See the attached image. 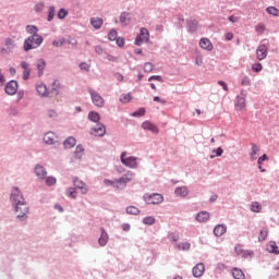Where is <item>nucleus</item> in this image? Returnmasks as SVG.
Listing matches in <instances>:
<instances>
[{"label": "nucleus", "instance_id": "f257e3e1", "mask_svg": "<svg viewBox=\"0 0 279 279\" xmlns=\"http://www.w3.org/2000/svg\"><path fill=\"white\" fill-rule=\"evenodd\" d=\"M26 34H31L24 43H23V49L27 53L28 51H32V49H38L40 45H43L45 38H43L41 35H38V26L36 25H26Z\"/></svg>", "mask_w": 279, "mask_h": 279}, {"label": "nucleus", "instance_id": "f03ea898", "mask_svg": "<svg viewBox=\"0 0 279 279\" xmlns=\"http://www.w3.org/2000/svg\"><path fill=\"white\" fill-rule=\"evenodd\" d=\"M12 208L16 215L15 217L17 221H27V215H29V207L27 205V201H25L24 203H20L17 205H13Z\"/></svg>", "mask_w": 279, "mask_h": 279}, {"label": "nucleus", "instance_id": "7ed1b4c3", "mask_svg": "<svg viewBox=\"0 0 279 279\" xmlns=\"http://www.w3.org/2000/svg\"><path fill=\"white\" fill-rule=\"evenodd\" d=\"M9 199L11 202V206H16L26 202L25 196H23V191H21L19 186L12 187Z\"/></svg>", "mask_w": 279, "mask_h": 279}, {"label": "nucleus", "instance_id": "20e7f679", "mask_svg": "<svg viewBox=\"0 0 279 279\" xmlns=\"http://www.w3.org/2000/svg\"><path fill=\"white\" fill-rule=\"evenodd\" d=\"M144 202H146V204L148 205H153L156 206L158 204H162V202H165V197L161 196V194L158 193H146L143 196Z\"/></svg>", "mask_w": 279, "mask_h": 279}, {"label": "nucleus", "instance_id": "39448f33", "mask_svg": "<svg viewBox=\"0 0 279 279\" xmlns=\"http://www.w3.org/2000/svg\"><path fill=\"white\" fill-rule=\"evenodd\" d=\"M264 44H260L256 49V58L257 60H265L267 58V53L269 51V41L264 40Z\"/></svg>", "mask_w": 279, "mask_h": 279}, {"label": "nucleus", "instance_id": "423d86ee", "mask_svg": "<svg viewBox=\"0 0 279 279\" xmlns=\"http://www.w3.org/2000/svg\"><path fill=\"white\" fill-rule=\"evenodd\" d=\"M43 141L45 143V145H56V147H60V141H58V134H56L54 132H47L44 137Z\"/></svg>", "mask_w": 279, "mask_h": 279}, {"label": "nucleus", "instance_id": "0eeeda50", "mask_svg": "<svg viewBox=\"0 0 279 279\" xmlns=\"http://www.w3.org/2000/svg\"><path fill=\"white\" fill-rule=\"evenodd\" d=\"M149 40V31L145 27H142L140 34L136 36L135 45L141 47L143 43H147Z\"/></svg>", "mask_w": 279, "mask_h": 279}, {"label": "nucleus", "instance_id": "6e6552de", "mask_svg": "<svg viewBox=\"0 0 279 279\" xmlns=\"http://www.w3.org/2000/svg\"><path fill=\"white\" fill-rule=\"evenodd\" d=\"M88 93L92 97V101L94 104V106H97V108H104V97H101V95H99V93L95 92V89L89 88Z\"/></svg>", "mask_w": 279, "mask_h": 279}, {"label": "nucleus", "instance_id": "1a4fd4ad", "mask_svg": "<svg viewBox=\"0 0 279 279\" xmlns=\"http://www.w3.org/2000/svg\"><path fill=\"white\" fill-rule=\"evenodd\" d=\"M128 153L123 151L120 156V160L122 162V165H124L125 167H130L131 169H134V167H136V157L130 156L126 157Z\"/></svg>", "mask_w": 279, "mask_h": 279}, {"label": "nucleus", "instance_id": "9d476101", "mask_svg": "<svg viewBox=\"0 0 279 279\" xmlns=\"http://www.w3.org/2000/svg\"><path fill=\"white\" fill-rule=\"evenodd\" d=\"M199 29V21L195 19L186 20V32L187 34H196Z\"/></svg>", "mask_w": 279, "mask_h": 279}, {"label": "nucleus", "instance_id": "9b49d317", "mask_svg": "<svg viewBox=\"0 0 279 279\" xmlns=\"http://www.w3.org/2000/svg\"><path fill=\"white\" fill-rule=\"evenodd\" d=\"M19 90V82L11 80L10 82H8L4 86V92L7 93V95H16V92Z\"/></svg>", "mask_w": 279, "mask_h": 279}, {"label": "nucleus", "instance_id": "f8f14e48", "mask_svg": "<svg viewBox=\"0 0 279 279\" xmlns=\"http://www.w3.org/2000/svg\"><path fill=\"white\" fill-rule=\"evenodd\" d=\"M20 66L23 69L22 78L27 82L32 75V66L27 61H21Z\"/></svg>", "mask_w": 279, "mask_h": 279}, {"label": "nucleus", "instance_id": "ddd939ff", "mask_svg": "<svg viewBox=\"0 0 279 279\" xmlns=\"http://www.w3.org/2000/svg\"><path fill=\"white\" fill-rule=\"evenodd\" d=\"M34 173L38 180H45V178H47V168L40 163H37L34 167Z\"/></svg>", "mask_w": 279, "mask_h": 279}, {"label": "nucleus", "instance_id": "4468645a", "mask_svg": "<svg viewBox=\"0 0 279 279\" xmlns=\"http://www.w3.org/2000/svg\"><path fill=\"white\" fill-rule=\"evenodd\" d=\"M205 271H206V266H204V263L196 264L192 269V274L194 278H202Z\"/></svg>", "mask_w": 279, "mask_h": 279}, {"label": "nucleus", "instance_id": "2eb2a0df", "mask_svg": "<svg viewBox=\"0 0 279 279\" xmlns=\"http://www.w3.org/2000/svg\"><path fill=\"white\" fill-rule=\"evenodd\" d=\"M35 66L37 69L38 77H43V75H45V69L47 68V61H45V59H38L35 62Z\"/></svg>", "mask_w": 279, "mask_h": 279}, {"label": "nucleus", "instance_id": "dca6fc26", "mask_svg": "<svg viewBox=\"0 0 279 279\" xmlns=\"http://www.w3.org/2000/svg\"><path fill=\"white\" fill-rule=\"evenodd\" d=\"M196 221H198V223H206L208 221H210V213L203 210L199 211L196 217H195Z\"/></svg>", "mask_w": 279, "mask_h": 279}, {"label": "nucleus", "instance_id": "f3484780", "mask_svg": "<svg viewBox=\"0 0 279 279\" xmlns=\"http://www.w3.org/2000/svg\"><path fill=\"white\" fill-rule=\"evenodd\" d=\"M73 184L75 186L74 189H76V190L80 189V191L83 195H86V193H88V189L86 187V183H84V181L75 178V179H73Z\"/></svg>", "mask_w": 279, "mask_h": 279}, {"label": "nucleus", "instance_id": "a211bd4d", "mask_svg": "<svg viewBox=\"0 0 279 279\" xmlns=\"http://www.w3.org/2000/svg\"><path fill=\"white\" fill-rule=\"evenodd\" d=\"M36 92L39 97H49V90L47 89V85L45 83H39L36 85Z\"/></svg>", "mask_w": 279, "mask_h": 279}, {"label": "nucleus", "instance_id": "6ab92c4d", "mask_svg": "<svg viewBox=\"0 0 279 279\" xmlns=\"http://www.w3.org/2000/svg\"><path fill=\"white\" fill-rule=\"evenodd\" d=\"M95 136H106V125L98 123L96 128L92 129Z\"/></svg>", "mask_w": 279, "mask_h": 279}, {"label": "nucleus", "instance_id": "aec40b11", "mask_svg": "<svg viewBox=\"0 0 279 279\" xmlns=\"http://www.w3.org/2000/svg\"><path fill=\"white\" fill-rule=\"evenodd\" d=\"M199 47L205 49V51H213V43L206 37L201 38Z\"/></svg>", "mask_w": 279, "mask_h": 279}, {"label": "nucleus", "instance_id": "412c9836", "mask_svg": "<svg viewBox=\"0 0 279 279\" xmlns=\"http://www.w3.org/2000/svg\"><path fill=\"white\" fill-rule=\"evenodd\" d=\"M226 232H228V226H226V225H217L214 228L215 236H223V234H226Z\"/></svg>", "mask_w": 279, "mask_h": 279}, {"label": "nucleus", "instance_id": "4be33fe9", "mask_svg": "<svg viewBox=\"0 0 279 279\" xmlns=\"http://www.w3.org/2000/svg\"><path fill=\"white\" fill-rule=\"evenodd\" d=\"M142 128H143V130H148L149 132H153V134H158V132H159L158 126H156V124H154L149 121L143 122Z\"/></svg>", "mask_w": 279, "mask_h": 279}, {"label": "nucleus", "instance_id": "5701e85b", "mask_svg": "<svg viewBox=\"0 0 279 279\" xmlns=\"http://www.w3.org/2000/svg\"><path fill=\"white\" fill-rule=\"evenodd\" d=\"M66 45H71V39H66L64 37H59L52 41L53 47H64Z\"/></svg>", "mask_w": 279, "mask_h": 279}, {"label": "nucleus", "instance_id": "b1692460", "mask_svg": "<svg viewBox=\"0 0 279 279\" xmlns=\"http://www.w3.org/2000/svg\"><path fill=\"white\" fill-rule=\"evenodd\" d=\"M60 95V81L54 80L50 90V97H58Z\"/></svg>", "mask_w": 279, "mask_h": 279}, {"label": "nucleus", "instance_id": "393cba45", "mask_svg": "<svg viewBox=\"0 0 279 279\" xmlns=\"http://www.w3.org/2000/svg\"><path fill=\"white\" fill-rule=\"evenodd\" d=\"M84 146L82 144H78L74 150V158L76 160H82V158L84 157Z\"/></svg>", "mask_w": 279, "mask_h": 279}, {"label": "nucleus", "instance_id": "a878e982", "mask_svg": "<svg viewBox=\"0 0 279 279\" xmlns=\"http://www.w3.org/2000/svg\"><path fill=\"white\" fill-rule=\"evenodd\" d=\"M98 243L101 247H106V245L108 244V232H106V229H101V234L98 239Z\"/></svg>", "mask_w": 279, "mask_h": 279}, {"label": "nucleus", "instance_id": "bb28decb", "mask_svg": "<svg viewBox=\"0 0 279 279\" xmlns=\"http://www.w3.org/2000/svg\"><path fill=\"white\" fill-rule=\"evenodd\" d=\"M90 25L94 27V29H101V25H104V19H101V17H92L90 19Z\"/></svg>", "mask_w": 279, "mask_h": 279}, {"label": "nucleus", "instance_id": "cd10ccee", "mask_svg": "<svg viewBox=\"0 0 279 279\" xmlns=\"http://www.w3.org/2000/svg\"><path fill=\"white\" fill-rule=\"evenodd\" d=\"M174 195L179 197H186L189 195V187L187 186H179L174 190Z\"/></svg>", "mask_w": 279, "mask_h": 279}, {"label": "nucleus", "instance_id": "c85d7f7f", "mask_svg": "<svg viewBox=\"0 0 279 279\" xmlns=\"http://www.w3.org/2000/svg\"><path fill=\"white\" fill-rule=\"evenodd\" d=\"M4 45L8 49V51H14V49H16V41L10 37H7L4 39Z\"/></svg>", "mask_w": 279, "mask_h": 279}, {"label": "nucleus", "instance_id": "c756f323", "mask_svg": "<svg viewBox=\"0 0 279 279\" xmlns=\"http://www.w3.org/2000/svg\"><path fill=\"white\" fill-rule=\"evenodd\" d=\"M260 151V148L256 144H252V151L250 154V158L252 161L256 160L258 158V154Z\"/></svg>", "mask_w": 279, "mask_h": 279}, {"label": "nucleus", "instance_id": "7c9ffc66", "mask_svg": "<svg viewBox=\"0 0 279 279\" xmlns=\"http://www.w3.org/2000/svg\"><path fill=\"white\" fill-rule=\"evenodd\" d=\"M130 178L128 177H121L120 179H116V184L117 186H119V189H125V186L128 185V182H130Z\"/></svg>", "mask_w": 279, "mask_h": 279}, {"label": "nucleus", "instance_id": "2f4dec72", "mask_svg": "<svg viewBox=\"0 0 279 279\" xmlns=\"http://www.w3.org/2000/svg\"><path fill=\"white\" fill-rule=\"evenodd\" d=\"M232 277L234 279H245V272H243V270H241L240 268L234 267L232 269Z\"/></svg>", "mask_w": 279, "mask_h": 279}, {"label": "nucleus", "instance_id": "473e14b6", "mask_svg": "<svg viewBox=\"0 0 279 279\" xmlns=\"http://www.w3.org/2000/svg\"><path fill=\"white\" fill-rule=\"evenodd\" d=\"M88 120L93 123H99V121L101 120V116H99V112L90 111L88 113Z\"/></svg>", "mask_w": 279, "mask_h": 279}, {"label": "nucleus", "instance_id": "72a5a7b5", "mask_svg": "<svg viewBox=\"0 0 279 279\" xmlns=\"http://www.w3.org/2000/svg\"><path fill=\"white\" fill-rule=\"evenodd\" d=\"M268 235H269V229L267 227L263 228L258 235L259 243H263V241H266Z\"/></svg>", "mask_w": 279, "mask_h": 279}, {"label": "nucleus", "instance_id": "f704fd0d", "mask_svg": "<svg viewBox=\"0 0 279 279\" xmlns=\"http://www.w3.org/2000/svg\"><path fill=\"white\" fill-rule=\"evenodd\" d=\"M120 23H122V25H129L130 24V13L128 12H122L120 14Z\"/></svg>", "mask_w": 279, "mask_h": 279}, {"label": "nucleus", "instance_id": "c9c22d12", "mask_svg": "<svg viewBox=\"0 0 279 279\" xmlns=\"http://www.w3.org/2000/svg\"><path fill=\"white\" fill-rule=\"evenodd\" d=\"M267 252H269L270 254H279L278 244L271 241L267 246Z\"/></svg>", "mask_w": 279, "mask_h": 279}, {"label": "nucleus", "instance_id": "e433bc0d", "mask_svg": "<svg viewBox=\"0 0 279 279\" xmlns=\"http://www.w3.org/2000/svg\"><path fill=\"white\" fill-rule=\"evenodd\" d=\"M46 182V186H56V184L58 183V179H56V177H46L45 179Z\"/></svg>", "mask_w": 279, "mask_h": 279}, {"label": "nucleus", "instance_id": "4c0bfd02", "mask_svg": "<svg viewBox=\"0 0 279 279\" xmlns=\"http://www.w3.org/2000/svg\"><path fill=\"white\" fill-rule=\"evenodd\" d=\"M251 210H252V213H260V210H263V205H260V203H258V202H252Z\"/></svg>", "mask_w": 279, "mask_h": 279}, {"label": "nucleus", "instance_id": "58836bf2", "mask_svg": "<svg viewBox=\"0 0 279 279\" xmlns=\"http://www.w3.org/2000/svg\"><path fill=\"white\" fill-rule=\"evenodd\" d=\"M126 214L128 215H141V209H138L136 206H128Z\"/></svg>", "mask_w": 279, "mask_h": 279}, {"label": "nucleus", "instance_id": "ea45409f", "mask_svg": "<svg viewBox=\"0 0 279 279\" xmlns=\"http://www.w3.org/2000/svg\"><path fill=\"white\" fill-rule=\"evenodd\" d=\"M56 16V7H49L48 9V16H47V21L48 23H51V21H53V17Z\"/></svg>", "mask_w": 279, "mask_h": 279}, {"label": "nucleus", "instance_id": "a19ab883", "mask_svg": "<svg viewBox=\"0 0 279 279\" xmlns=\"http://www.w3.org/2000/svg\"><path fill=\"white\" fill-rule=\"evenodd\" d=\"M211 153L215 154V155H210L211 159L219 158V157L223 156V148H221V147L215 148L211 150Z\"/></svg>", "mask_w": 279, "mask_h": 279}, {"label": "nucleus", "instance_id": "79ce46f5", "mask_svg": "<svg viewBox=\"0 0 279 279\" xmlns=\"http://www.w3.org/2000/svg\"><path fill=\"white\" fill-rule=\"evenodd\" d=\"M178 250H182L183 252H189L191 250V243L189 242H181L177 244Z\"/></svg>", "mask_w": 279, "mask_h": 279}, {"label": "nucleus", "instance_id": "37998d69", "mask_svg": "<svg viewBox=\"0 0 279 279\" xmlns=\"http://www.w3.org/2000/svg\"><path fill=\"white\" fill-rule=\"evenodd\" d=\"M235 107L236 108H245V97L238 96L235 100Z\"/></svg>", "mask_w": 279, "mask_h": 279}, {"label": "nucleus", "instance_id": "c03bdc74", "mask_svg": "<svg viewBox=\"0 0 279 279\" xmlns=\"http://www.w3.org/2000/svg\"><path fill=\"white\" fill-rule=\"evenodd\" d=\"M121 104H130L132 101V94H122L120 96Z\"/></svg>", "mask_w": 279, "mask_h": 279}, {"label": "nucleus", "instance_id": "a18cd8bd", "mask_svg": "<svg viewBox=\"0 0 279 279\" xmlns=\"http://www.w3.org/2000/svg\"><path fill=\"white\" fill-rule=\"evenodd\" d=\"M143 223L145 226H154V223H156V218H154V216H148V217H145L143 219Z\"/></svg>", "mask_w": 279, "mask_h": 279}, {"label": "nucleus", "instance_id": "49530a36", "mask_svg": "<svg viewBox=\"0 0 279 279\" xmlns=\"http://www.w3.org/2000/svg\"><path fill=\"white\" fill-rule=\"evenodd\" d=\"M104 184L106 186H113V189H119V185H117V181L116 180L105 179L104 180Z\"/></svg>", "mask_w": 279, "mask_h": 279}, {"label": "nucleus", "instance_id": "de8ad7c7", "mask_svg": "<svg viewBox=\"0 0 279 279\" xmlns=\"http://www.w3.org/2000/svg\"><path fill=\"white\" fill-rule=\"evenodd\" d=\"M267 14H271L272 16H279V11L276 7H268L266 9Z\"/></svg>", "mask_w": 279, "mask_h": 279}, {"label": "nucleus", "instance_id": "09e8293b", "mask_svg": "<svg viewBox=\"0 0 279 279\" xmlns=\"http://www.w3.org/2000/svg\"><path fill=\"white\" fill-rule=\"evenodd\" d=\"M131 117H145V108H140L136 111H134L133 113H131Z\"/></svg>", "mask_w": 279, "mask_h": 279}, {"label": "nucleus", "instance_id": "8fccbe9b", "mask_svg": "<svg viewBox=\"0 0 279 279\" xmlns=\"http://www.w3.org/2000/svg\"><path fill=\"white\" fill-rule=\"evenodd\" d=\"M118 38V33L116 29H111L108 34V39L111 40V41H114L117 40Z\"/></svg>", "mask_w": 279, "mask_h": 279}, {"label": "nucleus", "instance_id": "3c124183", "mask_svg": "<svg viewBox=\"0 0 279 279\" xmlns=\"http://www.w3.org/2000/svg\"><path fill=\"white\" fill-rule=\"evenodd\" d=\"M252 71H254V73H260V71H263V64L262 63L252 64Z\"/></svg>", "mask_w": 279, "mask_h": 279}, {"label": "nucleus", "instance_id": "603ef678", "mask_svg": "<svg viewBox=\"0 0 279 279\" xmlns=\"http://www.w3.org/2000/svg\"><path fill=\"white\" fill-rule=\"evenodd\" d=\"M151 71H154V65L151 62H146L144 64V72L145 73H151Z\"/></svg>", "mask_w": 279, "mask_h": 279}, {"label": "nucleus", "instance_id": "864d4df0", "mask_svg": "<svg viewBox=\"0 0 279 279\" xmlns=\"http://www.w3.org/2000/svg\"><path fill=\"white\" fill-rule=\"evenodd\" d=\"M78 66H80L81 71H85L86 73H88V71H90V64H88L86 62H81Z\"/></svg>", "mask_w": 279, "mask_h": 279}, {"label": "nucleus", "instance_id": "5fc2aeb1", "mask_svg": "<svg viewBox=\"0 0 279 279\" xmlns=\"http://www.w3.org/2000/svg\"><path fill=\"white\" fill-rule=\"evenodd\" d=\"M45 10V2H39L35 4V12L40 13Z\"/></svg>", "mask_w": 279, "mask_h": 279}, {"label": "nucleus", "instance_id": "6e6d98bb", "mask_svg": "<svg viewBox=\"0 0 279 279\" xmlns=\"http://www.w3.org/2000/svg\"><path fill=\"white\" fill-rule=\"evenodd\" d=\"M9 114H11V117H16L19 114V107L16 106L10 107Z\"/></svg>", "mask_w": 279, "mask_h": 279}, {"label": "nucleus", "instance_id": "4d7b16f0", "mask_svg": "<svg viewBox=\"0 0 279 279\" xmlns=\"http://www.w3.org/2000/svg\"><path fill=\"white\" fill-rule=\"evenodd\" d=\"M66 14H69L68 11H65V9H60L58 12V19H60L61 21L66 19Z\"/></svg>", "mask_w": 279, "mask_h": 279}, {"label": "nucleus", "instance_id": "13d9d810", "mask_svg": "<svg viewBox=\"0 0 279 279\" xmlns=\"http://www.w3.org/2000/svg\"><path fill=\"white\" fill-rule=\"evenodd\" d=\"M234 252L235 254L243 255V252H245V250H243V246L241 244H236L234 247Z\"/></svg>", "mask_w": 279, "mask_h": 279}, {"label": "nucleus", "instance_id": "bf43d9fd", "mask_svg": "<svg viewBox=\"0 0 279 279\" xmlns=\"http://www.w3.org/2000/svg\"><path fill=\"white\" fill-rule=\"evenodd\" d=\"M178 21H179V23H178V29H182V27H183L182 23H184V15L179 14V15H178Z\"/></svg>", "mask_w": 279, "mask_h": 279}, {"label": "nucleus", "instance_id": "052dcab7", "mask_svg": "<svg viewBox=\"0 0 279 279\" xmlns=\"http://www.w3.org/2000/svg\"><path fill=\"white\" fill-rule=\"evenodd\" d=\"M265 160H269V157L267 156V154L262 155V156L257 159V165H263V162H265Z\"/></svg>", "mask_w": 279, "mask_h": 279}, {"label": "nucleus", "instance_id": "680f3d73", "mask_svg": "<svg viewBox=\"0 0 279 279\" xmlns=\"http://www.w3.org/2000/svg\"><path fill=\"white\" fill-rule=\"evenodd\" d=\"M153 80H156L157 82H165V80H162V76L160 75H151L150 77H148V82H153Z\"/></svg>", "mask_w": 279, "mask_h": 279}, {"label": "nucleus", "instance_id": "e2e57ef3", "mask_svg": "<svg viewBox=\"0 0 279 279\" xmlns=\"http://www.w3.org/2000/svg\"><path fill=\"white\" fill-rule=\"evenodd\" d=\"M116 45L118 47H123V45H125V39H123V37H117Z\"/></svg>", "mask_w": 279, "mask_h": 279}, {"label": "nucleus", "instance_id": "0e129e2a", "mask_svg": "<svg viewBox=\"0 0 279 279\" xmlns=\"http://www.w3.org/2000/svg\"><path fill=\"white\" fill-rule=\"evenodd\" d=\"M64 149H71V137H68L63 142Z\"/></svg>", "mask_w": 279, "mask_h": 279}, {"label": "nucleus", "instance_id": "69168bd1", "mask_svg": "<svg viewBox=\"0 0 279 279\" xmlns=\"http://www.w3.org/2000/svg\"><path fill=\"white\" fill-rule=\"evenodd\" d=\"M169 239H170V241H171L172 243H178L180 236H179L178 234H175V233H171V234L169 235Z\"/></svg>", "mask_w": 279, "mask_h": 279}, {"label": "nucleus", "instance_id": "338daca9", "mask_svg": "<svg viewBox=\"0 0 279 279\" xmlns=\"http://www.w3.org/2000/svg\"><path fill=\"white\" fill-rule=\"evenodd\" d=\"M251 84V81H250V77L248 76H244L241 81V85L242 86H250Z\"/></svg>", "mask_w": 279, "mask_h": 279}, {"label": "nucleus", "instance_id": "774afa93", "mask_svg": "<svg viewBox=\"0 0 279 279\" xmlns=\"http://www.w3.org/2000/svg\"><path fill=\"white\" fill-rule=\"evenodd\" d=\"M48 117L49 119H56V117H58V112H56V110H48Z\"/></svg>", "mask_w": 279, "mask_h": 279}]
</instances>
